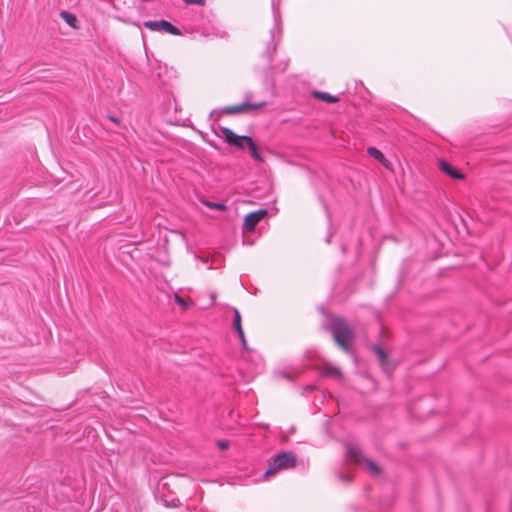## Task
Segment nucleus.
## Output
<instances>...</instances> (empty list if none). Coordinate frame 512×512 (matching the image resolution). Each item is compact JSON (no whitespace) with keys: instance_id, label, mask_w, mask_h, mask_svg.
Listing matches in <instances>:
<instances>
[{"instance_id":"1a4fd4ad","label":"nucleus","mask_w":512,"mask_h":512,"mask_svg":"<svg viewBox=\"0 0 512 512\" xmlns=\"http://www.w3.org/2000/svg\"><path fill=\"white\" fill-rule=\"evenodd\" d=\"M439 168L442 172H444L445 174H447L448 176H450L453 179L460 180V179H463V177H464L463 174L459 170H457L455 167H453L451 164H449L445 160L439 161Z\"/></svg>"},{"instance_id":"4468645a","label":"nucleus","mask_w":512,"mask_h":512,"mask_svg":"<svg viewBox=\"0 0 512 512\" xmlns=\"http://www.w3.org/2000/svg\"><path fill=\"white\" fill-rule=\"evenodd\" d=\"M367 152L374 159H377V160L381 161L382 163H384L385 157H384L383 153L380 150H378L377 148L369 147L367 149Z\"/></svg>"},{"instance_id":"9b49d317","label":"nucleus","mask_w":512,"mask_h":512,"mask_svg":"<svg viewBox=\"0 0 512 512\" xmlns=\"http://www.w3.org/2000/svg\"><path fill=\"white\" fill-rule=\"evenodd\" d=\"M321 375L324 377L339 378L341 377V372L337 367L325 365L321 370Z\"/></svg>"},{"instance_id":"b1692460","label":"nucleus","mask_w":512,"mask_h":512,"mask_svg":"<svg viewBox=\"0 0 512 512\" xmlns=\"http://www.w3.org/2000/svg\"><path fill=\"white\" fill-rule=\"evenodd\" d=\"M331 237H332V234L330 233V234L328 235L327 239H326V242H327V243H330V241H331Z\"/></svg>"},{"instance_id":"dca6fc26","label":"nucleus","mask_w":512,"mask_h":512,"mask_svg":"<svg viewBox=\"0 0 512 512\" xmlns=\"http://www.w3.org/2000/svg\"><path fill=\"white\" fill-rule=\"evenodd\" d=\"M374 352L377 355V357H378L379 361L381 362V364H384V362L386 360V357H387L385 351L380 346H375L374 347Z\"/></svg>"},{"instance_id":"0eeeda50","label":"nucleus","mask_w":512,"mask_h":512,"mask_svg":"<svg viewBox=\"0 0 512 512\" xmlns=\"http://www.w3.org/2000/svg\"><path fill=\"white\" fill-rule=\"evenodd\" d=\"M144 27L150 31H161L172 35H181V31L166 20L152 21L148 20L143 23Z\"/></svg>"},{"instance_id":"4be33fe9","label":"nucleus","mask_w":512,"mask_h":512,"mask_svg":"<svg viewBox=\"0 0 512 512\" xmlns=\"http://www.w3.org/2000/svg\"><path fill=\"white\" fill-rule=\"evenodd\" d=\"M175 299H176V302H177L180 306H182V307H186V303H185V301H184L180 296L176 295V296H175Z\"/></svg>"},{"instance_id":"9d476101","label":"nucleus","mask_w":512,"mask_h":512,"mask_svg":"<svg viewBox=\"0 0 512 512\" xmlns=\"http://www.w3.org/2000/svg\"><path fill=\"white\" fill-rule=\"evenodd\" d=\"M312 94L316 99L322 100L326 103L333 104L339 101L338 97H335L327 92L314 91Z\"/></svg>"},{"instance_id":"ddd939ff","label":"nucleus","mask_w":512,"mask_h":512,"mask_svg":"<svg viewBox=\"0 0 512 512\" xmlns=\"http://www.w3.org/2000/svg\"><path fill=\"white\" fill-rule=\"evenodd\" d=\"M247 147L249 149V152H250V155L251 157L257 161V162H263V158L256 146V144L254 143L253 139L251 138V142H248L247 144Z\"/></svg>"},{"instance_id":"7ed1b4c3","label":"nucleus","mask_w":512,"mask_h":512,"mask_svg":"<svg viewBox=\"0 0 512 512\" xmlns=\"http://www.w3.org/2000/svg\"><path fill=\"white\" fill-rule=\"evenodd\" d=\"M346 461L358 465H364L374 476L380 473V468L377 466V464L370 459H366L363 456L361 450L352 444H348L346 446Z\"/></svg>"},{"instance_id":"f03ea898","label":"nucleus","mask_w":512,"mask_h":512,"mask_svg":"<svg viewBox=\"0 0 512 512\" xmlns=\"http://www.w3.org/2000/svg\"><path fill=\"white\" fill-rule=\"evenodd\" d=\"M296 456L289 451H283L275 455L264 473V478L269 479L278 471L287 470L296 466Z\"/></svg>"},{"instance_id":"6e6552de","label":"nucleus","mask_w":512,"mask_h":512,"mask_svg":"<svg viewBox=\"0 0 512 512\" xmlns=\"http://www.w3.org/2000/svg\"><path fill=\"white\" fill-rule=\"evenodd\" d=\"M268 214L267 210L260 209L258 211L249 213L244 220V226L247 230L253 231L258 223L266 217Z\"/></svg>"},{"instance_id":"a211bd4d","label":"nucleus","mask_w":512,"mask_h":512,"mask_svg":"<svg viewBox=\"0 0 512 512\" xmlns=\"http://www.w3.org/2000/svg\"><path fill=\"white\" fill-rule=\"evenodd\" d=\"M236 333L238 334L240 340H241V343H242V347L244 350H247V342H246V339H245V335H244V331L243 329L240 331H236Z\"/></svg>"},{"instance_id":"423d86ee","label":"nucleus","mask_w":512,"mask_h":512,"mask_svg":"<svg viewBox=\"0 0 512 512\" xmlns=\"http://www.w3.org/2000/svg\"><path fill=\"white\" fill-rule=\"evenodd\" d=\"M251 96H252L251 93H246L245 101L242 104L225 107L222 110V113L230 114V115L242 114V113H246L248 111L258 110V109H261L266 106L267 103L265 101H261L258 103H252L250 101Z\"/></svg>"},{"instance_id":"f8f14e48","label":"nucleus","mask_w":512,"mask_h":512,"mask_svg":"<svg viewBox=\"0 0 512 512\" xmlns=\"http://www.w3.org/2000/svg\"><path fill=\"white\" fill-rule=\"evenodd\" d=\"M60 16L69 26H71L72 28H77L78 20L74 14L67 11H62L60 13Z\"/></svg>"},{"instance_id":"aec40b11","label":"nucleus","mask_w":512,"mask_h":512,"mask_svg":"<svg viewBox=\"0 0 512 512\" xmlns=\"http://www.w3.org/2000/svg\"><path fill=\"white\" fill-rule=\"evenodd\" d=\"M186 4L203 5L205 0H183Z\"/></svg>"},{"instance_id":"f257e3e1","label":"nucleus","mask_w":512,"mask_h":512,"mask_svg":"<svg viewBox=\"0 0 512 512\" xmlns=\"http://www.w3.org/2000/svg\"><path fill=\"white\" fill-rule=\"evenodd\" d=\"M330 330L335 342L346 352L350 350V343L354 340L355 333L349 324L341 317L331 319Z\"/></svg>"},{"instance_id":"39448f33","label":"nucleus","mask_w":512,"mask_h":512,"mask_svg":"<svg viewBox=\"0 0 512 512\" xmlns=\"http://www.w3.org/2000/svg\"><path fill=\"white\" fill-rule=\"evenodd\" d=\"M271 41L267 43L266 50L264 52V56L267 58L268 62H272L273 53L276 51L277 45L282 37V25L281 18L274 11V25L270 30Z\"/></svg>"},{"instance_id":"f3484780","label":"nucleus","mask_w":512,"mask_h":512,"mask_svg":"<svg viewBox=\"0 0 512 512\" xmlns=\"http://www.w3.org/2000/svg\"><path fill=\"white\" fill-rule=\"evenodd\" d=\"M204 204L210 208H213V209H216V210H224L225 209V205L223 203H213V202H204Z\"/></svg>"},{"instance_id":"412c9836","label":"nucleus","mask_w":512,"mask_h":512,"mask_svg":"<svg viewBox=\"0 0 512 512\" xmlns=\"http://www.w3.org/2000/svg\"><path fill=\"white\" fill-rule=\"evenodd\" d=\"M228 446H229L228 441H226V440L218 441V447H219L220 449H222V450L227 449V448H228Z\"/></svg>"},{"instance_id":"20e7f679","label":"nucleus","mask_w":512,"mask_h":512,"mask_svg":"<svg viewBox=\"0 0 512 512\" xmlns=\"http://www.w3.org/2000/svg\"><path fill=\"white\" fill-rule=\"evenodd\" d=\"M213 131L218 137L223 138L227 144L239 150H243L247 147L248 142H251L250 136H239L227 127L213 126Z\"/></svg>"},{"instance_id":"5701e85b","label":"nucleus","mask_w":512,"mask_h":512,"mask_svg":"<svg viewBox=\"0 0 512 512\" xmlns=\"http://www.w3.org/2000/svg\"><path fill=\"white\" fill-rule=\"evenodd\" d=\"M109 119H110L112 122H114V123H118V122H119V121H118V119H117V118H115V117H113V116H110V117H109Z\"/></svg>"},{"instance_id":"6ab92c4d","label":"nucleus","mask_w":512,"mask_h":512,"mask_svg":"<svg viewBox=\"0 0 512 512\" xmlns=\"http://www.w3.org/2000/svg\"><path fill=\"white\" fill-rule=\"evenodd\" d=\"M339 478L343 482H350L352 480V474L350 472L349 473H339Z\"/></svg>"},{"instance_id":"2eb2a0df","label":"nucleus","mask_w":512,"mask_h":512,"mask_svg":"<svg viewBox=\"0 0 512 512\" xmlns=\"http://www.w3.org/2000/svg\"><path fill=\"white\" fill-rule=\"evenodd\" d=\"M233 328L235 329V331L241 332L242 330L241 315L237 309H234Z\"/></svg>"}]
</instances>
